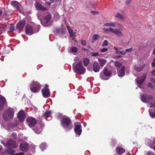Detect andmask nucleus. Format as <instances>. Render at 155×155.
Returning <instances> with one entry per match:
<instances>
[{
	"label": "nucleus",
	"instance_id": "1",
	"mask_svg": "<svg viewBox=\"0 0 155 155\" xmlns=\"http://www.w3.org/2000/svg\"><path fill=\"white\" fill-rule=\"evenodd\" d=\"M61 125L62 127L67 131H69L73 128L72 121L68 117L65 116L61 118Z\"/></svg>",
	"mask_w": 155,
	"mask_h": 155
},
{
	"label": "nucleus",
	"instance_id": "2",
	"mask_svg": "<svg viewBox=\"0 0 155 155\" xmlns=\"http://www.w3.org/2000/svg\"><path fill=\"white\" fill-rule=\"evenodd\" d=\"M73 68L74 72L79 75L84 74L85 72L86 69L83 67L81 62L77 64L75 63H73Z\"/></svg>",
	"mask_w": 155,
	"mask_h": 155
},
{
	"label": "nucleus",
	"instance_id": "3",
	"mask_svg": "<svg viewBox=\"0 0 155 155\" xmlns=\"http://www.w3.org/2000/svg\"><path fill=\"white\" fill-rule=\"evenodd\" d=\"M15 111L14 109L9 107L4 111L3 117L4 120L6 121L10 120L13 117Z\"/></svg>",
	"mask_w": 155,
	"mask_h": 155
},
{
	"label": "nucleus",
	"instance_id": "4",
	"mask_svg": "<svg viewBox=\"0 0 155 155\" xmlns=\"http://www.w3.org/2000/svg\"><path fill=\"white\" fill-rule=\"evenodd\" d=\"M111 73L110 71H108L106 68L105 67L102 71L100 73V78L103 80H107L109 79V77L111 76Z\"/></svg>",
	"mask_w": 155,
	"mask_h": 155
},
{
	"label": "nucleus",
	"instance_id": "5",
	"mask_svg": "<svg viewBox=\"0 0 155 155\" xmlns=\"http://www.w3.org/2000/svg\"><path fill=\"white\" fill-rule=\"evenodd\" d=\"M41 87V85L37 81H33L30 86V89L33 93L39 91Z\"/></svg>",
	"mask_w": 155,
	"mask_h": 155
},
{
	"label": "nucleus",
	"instance_id": "6",
	"mask_svg": "<svg viewBox=\"0 0 155 155\" xmlns=\"http://www.w3.org/2000/svg\"><path fill=\"white\" fill-rule=\"evenodd\" d=\"M51 19V15L49 13H48L43 17L41 21V23L43 25H46L50 21Z\"/></svg>",
	"mask_w": 155,
	"mask_h": 155
},
{
	"label": "nucleus",
	"instance_id": "7",
	"mask_svg": "<svg viewBox=\"0 0 155 155\" xmlns=\"http://www.w3.org/2000/svg\"><path fill=\"white\" fill-rule=\"evenodd\" d=\"M6 146L8 148H16L18 145L16 143V141L10 139L7 141L6 143Z\"/></svg>",
	"mask_w": 155,
	"mask_h": 155
},
{
	"label": "nucleus",
	"instance_id": "8",
	"mask_svg": "<svg viewBox=\"0 0 155 155\" xmlns=\"http://www.w3.org/2000/svg\"><path fill=\"white\" fill-rule=\"evenodd\" d=\"M153 99V96L147 94H143L141 96V100L145 103H148L150 102V100Z\"/></svg>",
	"mask_w": 155,
	"mask_h": 155
},
{
	"label": "nucleus",
	"instance_id": "9",
	"mask_svg": "<svg viewBox=\"0 0 155 155\" xmlns=\"http://www.w3.org/2000/svg\"><path fill=\"white\" fill-rule=\"evenodd\" d=\"M48 85H45V87L42 90V93L43 96L45 98H47L50 97V94L49 89L48 88Z\"/></svg>",
	"mask_w": 155,
	"mask_h": 155
},
{
	"label": "nucleus",
	"instance_id": "10",
	"mask_svg": "<svg viewBox=\"0 0 155 155\" xmlns=\"http://www.w3.org/2000/svg\"><path fill=\"white\" fill-rule=\"evenodd\" d=\"M26 121L29 126L30 127L34 126L37 123L35 118L32 117H29L27 118Z\"/></svg>",
	"mask_w": 155,
	"mask_h": 155
},
{
	"label": "nucleus",
	"instance_id": "11",
	"mask_svg": "<svg viewBox=\"0 0 155 155\" xmlns=\"http://www.w3.org/2000/svg\"><path fill=\"white\" fill-rule=\"evenodd\" d=\"M116 25H117V27L120 28H122L123 27V26L122 25L117 22H111L109 23H106L104 24V25L105 26L112 27H115Z\"/></svg>",
	"mask_w": 155,
	"mask_h": 155
},
{
	"label": "nucleus",
	"instance_id": "12",
	"mask_svg": "<svg viewBox=\"0 0 155 155\" xmlns=\"http://www.w3.org/2000/svg\"><path fill=\"white\" fill-rule=\"evenodd\" d=\"M19 148L21 151L26 152L28 149V144L27 143H21L19 145Z\"/></svg>",
	"mask_w": 155,
	"mask_h": 155
},
{
	"label": "nucleus",
	"instance_id": "13",
	"mask_svg": "<svg viewBox=\"0 0 155 155\" xmlns=\"http://www.w3.org/2000/svg\"><path fill=\"white\" fill-rule=\"evenodd\" d=\"M25 20H22L18 23L16 25V29L20 31L23 29L25 25Z\"/></svg>",
	"mask_w": 155,
	"mask_h": 155
},
{
	"label": "nucleus",
	"instance_id": "14",
	"mask_svg": "<svg viewBox=\"0 0 155 155\" xmlns=\"http://www.w3.org/2000/svg\"><path fill=\"white\" fill-rule=\"evenodd\" d=\"M18 117L20 122L23 121L25 118V112L22 110L20 111L18 114Z\"/></svg>",
	"mask_w": 155,
	"mask_h": 155
},
{
	"label": "nucleus",
	"instance_id": "15",
	"mask_svg": "<svg viewBox=\"0 0 155 155\" xmlns=\"http://www.w3.org/2000/svg\"><path fill=\"white\" fill-rule=\"evenodd\" d=\"M11 4L12 6L15 8L17 10L21 11V5L18 2L16 1H13L11 2Z\"/></svg>",
	"mask_w": 155,
	"mask_h": 155
},
{
	"label": "nucleus",
	"instance_id": "16",
	"mask_svg": "<svg viewBox=\"0 0 155 155\" xmlns=\"http://www.w3.org/2000/svg\"><path fill=\"white\" fill-rule=\"evenodd\" d=\"M68 52L74 55H76L78 54V49L75 47H69L68 49Z\"/></svg>",
	"mask_w": 155,
	"mask_h": 155
},
{
	"label": "nucleus",
	"instance_id": "17",
	"mask_svg": "<svg viewBox=\"0 0 155 155\" xmlns=\"http://www.w3.org/2000/svg\"><path fill=\"white\" fill-rule=\"evenodd\" d=\"M25 32L29 35H31L34 33L32 27L29 25H27L26 27Z\"/></svg>",
	"mask_w": 155,
	"mask_h": 155
},
{
	"label": "nucleus",
	"instance_id": "18",
	"mask_svg": "<svg viewBox=\"0 0 155 155\" xmlns=\"http://www.w3.org/2000/svg\"><path fill=\"white\" fill-rule=\"evenodd\" d=\"M125 68L124 66H122L121 68H117V74L120 77H122L125 75Z\"/></svg>",
	"mask_w": 155,
	"mask_h": 155
},
{
	"label": "nucleus",
	"instance_id": "19",
	"mask_svg": "<svg viewBox=\"0 0 155 155\" xmlns=\"http://www.w3.org/2000/svg\"><path fill=\"white\" fill-rule=\"evenodd\" d=\"M74 131L75 133L80 136L82 132L81 126L80 124L75 125L74 128Z\"/></svg>",
	"mask_w": 155,
	"mask_h": 155
},
{
	"label": "nucleus",
	"instance_id": "20",
	"mask_svg": "<svg viewBox=\"0 0 155 155\" xmlns=\"http://www.w3.org/2000/svg\"><path fill=\"white\" fill-rule=\"evenodd\" d=\"M116 151L117 155H122L125 152V150L120 146L116 147Z\"/></svg>",
	"mask_w": 155,
	"mask_h": 155
},
{
	"label": "nucleus",
	"instance_id": "21",
	"mask_svg": "<svg viewBox=\"0 0 155 155\" xmlns=\"http://www.w3.org/2000/svg\"><path fill=\"white\" fill-rule=\"evenodd\" d=\"M6 102L5 99L3 96L0 95V110H2L3 107V105Z\"/></svg>",
	"mask_w": 155,
	"mask_h": 155
},
{
	"label": "nucleus",
	"instance_id": "22",
	"mask_svg": "<svg viewBox=\"0 0 155 155\" xmlns=\"http://www.w3.org/2000/svg\"><path fill=\"white\" fill-rule=\"evenodd\" d=\"M140 67L135 66L134 68V70L137 72H140L142 71L145 66V64L143 63L139 64Z\"/></svg>",
	"mask_w": 155,
	"mask_h": 155
},
{
	"label": "nucleus",
	"instance_id": "23",
	"mask_svg": "<svg viewBox=\"0 0 155 155\" xmlns=\"http://www.w3.org/2000/svg\"><path fill=\"white\" fill-rule=\"evenodd\" d=\"M112 33L119 37H122L123 36L122 32L117 28L113 29Z\"/></svg>",
	"mask_w": 155,
	"mask_h": 155
},
{
	"label": "nucleus",
	"instance_id": "24",
	"mask_svg": "<svg viewBox=\"0 0 155 155\" xmlns=\"http://www.w3.org/2000/svg\"><path fill=\"white\" fill-rule=\"evenodd\" d=\"M93 69L94 72H97L99 71L100 67L98 62H94L93 64Z\"/></svg>",
	"mask_w": 155,
	"mask_h": 155
},
{
	"label": "nucleus",
	"instance_id": "25",
	"mask_svg": "<svg viewBox=\"0 0 155 155\" xmlns=\"http://www.w3.org/2000/svg\"><path fill=\"white\" fill-rule=\"evenodd\" d=\"M43 127L44 126L43 125L42 126L39 125L35 128L34 130L36 133L39 134L42 131Z\"/></svg>",
	"mask_w": 155,
	"mask_h": 155
},
{
	"label": "nucleus",
	"instance_id": "26",
	"mask_svg": "<svg viewBox=\"0 0 155 155\" xmlns=\"http://www.w3.org/2000/svg\"><path fill=\"white\" fill-rule=\"evenodd\" d=\"M35 8L38 10L42 11H45L47 9V8H46L41 6L40 4L38 3H36L35 4Z\"/></svg>",
	"mask_w": 155,
	"mask_h": 155
},
{
	"label": "nucleus",
	"instance_id": "27",
	"mask_svg": "<svg viewBox=\"0 0 155 155\" xmlns=\"http://www.w3.org/2000/svg\"><path fill=\"white\" fill-rule=\"evenodd\" d=\"M146 76L145 74L143 75V78H142L141 79H140V78H137L136 79V81L139 84H142L145 81L146 78Z\"/></svg>",
	"mask_w": 155,
	"mask_h": 155
},
{
	"label": "nucleus",
	"instance_id": "28",
	"mask_svg": "<svg viewBox=\"0 0 155 155\" xmlns=\"http://www.w3.org/2000/svg\"><path fill=\"white\" fill-rule=\"evenodd\" d=\"M98 61L100 66H103L107 61L106 60L103 58H99Z\"/></svg>",
	"mask_w": 155,
	"mask_h": 155
},
{
	"label": "nucleus",
	"instance_id": "29",
	"mask_svg": "<svg viewBox=\"0 0 155 155\" xmlns=\"http://www.w3.org/2000/svg\"><path fill=\"white\" fill-rule=\"evenodd\" d=\"M114 64L115 65L117 68H120L122 66V63L118 61L114 62Z\"/></svg>",
	"mask_w": 155,
	"mask_h": 155
},
{
	"label": "nucleus",
	"instance_id": "30",
	"mask_svg": "<svg viewBox=\"0 0 155 155\" xmlns=\"http://www.w3.org/2000/svg\"><path fill=\"white\" fill-rule=\"evenodd\" d=\"M7 152L8 153L12 155L15 154V150L9 148L7 150Z\"/></svg>",
	"mask_w": 155,
	"mask_h": 155
},
{
	"label": "nucleus",
	"instance_id": "31",
	"mask_svg": "<svg viewBox=\"0 0 155 155\" xmlns=\"http://www.w3.org/2000/svg\"><path fill=\"white\" fill-rule=\"evenodd\" d=\"M51 114V112L50 111H46L43 114V116L45 117L49 116Z\"/></svg>",
	"mask_w": 155,
	"mask_h": 155
},
{
	"label": "nucleus",
	"instance_id": "32",
	"mask_svg": "<svg viewBox=\"0 0 155 155\" xmlns=\"http://www.w3.org/2000/svg\"><path fill=\"white\" fill-rule=\"evenodd\" d=\"M115 17L118 18L120 19H124V17L121 14L118 13L115 15Z\"/></svg>",
	"mask_w": 155,
	"mask_h": 155
},
{
	"label": "nucleus",
	"instance_id": "33",
	"mask_svg": "<svg viewBox=\"0 0 155 155\" xmlns=\"http://www.w3.org/2000/svg\"><path fill=\"white\" fill-rule=\"evenodd\" d=\"M84 65L85 66H87L89 63V60L87 58H85L84 60Z\"/></svg>",
	"mask_w": 155,
	"mask_h": 155
},
{
	"label": "nucleus",
	"instance_id": "34",
	"mask_svg": "<svg viewBox=\"0 0 155 155\" xmlns=\"http://www.w3.org/2000/svg\"><path fill=\"white\" fill-rule=\"evenodd\" d=\"M40 147L42 150H44L46 147V144L45 143H42L40 145Z\"/></svg>",
	"mask_w": 155,
	"mask_h": 155
},
{
	"label": "nucleus",
	"instance_id": "35",
	"mask_svg": "<svg viewBox=\"0 0 155 155\" xmlns=\"http://www.w3.org/2000/svg\"><path fill=\"white\" fill-rule=\"evenodd\" d=\"M150 115V117L152 118H155V113L151 112L150 110H149Z\"/></svg>",
	"mask_w": 155,
	"mask_h": 155
},
{
	"label": "nucleus",
	"instance_id": "36",
	"mask_svg": "<svg viewBox=\"0 0 155 155\" xmlns=\"http://www.w3.org/2000/svg\"><path fill=\"white\" fill-rule=\"evenodd\" d=\"M113 28H107V29L104 28L103 30L105 31H109L111 33H112L113 30Z\"/></svg>",
	"mask_w": 155,
	"mask_h": 155
},
{
	"label": "nucleus",
	"instance_id": "37",
	"mask_svg": "<svg viewBox=\"0 0 155 155\" xmlns=\"http://www.w3.org/2000/svg\"><path fill=\"white\" fill-rule=\"evenodd\" d=\"M69 32L70 35V36H72V38L75 36L74 33L72 30H69Z\"/></svg>",
	"mask_w": 155,
	"mask_h": 155
},
{
	"label": "nucleus",
	"instance_id": "38",
	"mask_svg": "<svg viewBox=\"0 0 155 155\" xmlns=\"http://www.w3.org/2000/svg\"><path fill=\"white\" fill-rule=\"evenodd\" d=\"M108 45V44L107 41V40H105L104 41L102 46H107Z\"/></svg>",
	"mask_w": 155,
	"mask_h": 155
},
{
	"label": "nucleus",
	"instance_id": "39",
	"mask_svg": "<svg viewBox=\"0 0 155 155\" xmlns=\"http://www.w3.org/2000/svg\"><path fill=\"white\" fill-rule=\"evenodd\" d=\"M99 38V36L97 34H95L94 35L93 39L94 40H97Z\"/></svg>",
	"mask_w": 155,
	"mask_h": 155
},
{
	"label": "nucleus",
	"instance_id": "40",
	"mask_svg": "<svg viewBox=\"0 0 155 155\" xmlns=\"http://www.w3.org/2000/svg\"><path fill=\"white\" fill-rule=\"evenodd\" d=\"M81 42L82 44L84 46H85L86 45V41L84 40H81Z\"/></svg>",
	"mask_w": 155,
	"mask_h": 155
},
{
	"label": "nucleus",
	"instance_id": "41",
	"mask_svg": "<svg viewBox=\"0 0 155 155\" xmlns=\"http://www.w3.org/2000/svg\"><path fill=\"white\" fill-rule=\"evenodd\" d=\"M91 55L94 56V57H96L98 54V53L97 52L96 53H93L92 52L91 53Z\"/></svg>",
	"mask_w": 155,
	"mask_h": 155
},
{
	"label": "nucleus",
	"instance_id": "42",
	"mask_svg": "<svg viewBox=\"0 0 155 155\" xmlns=\"http://www.w3.org/2000/svg\"><path fill=\"white\" fill-rule=\"evenodd\" d=\"M150 107H155V101H153L152 103H151Z\"/></svg>",
	"mask_w": 155,
	"mask_h": 155
},
{
	"label": "nucleus",
	"instance_id": "43",
	"mask_svg": "<svg viewBox=\"0 0 155 155\" xmlns=\"http://www.w3.org/2000/svg\"><path fill=\"white\" fill-rule=\"evenodd\" d=\"M108 51V49L107 48H103L101 50V52H104Z\"/></svg>",
	"mask_w": 155,
	"mask_h": 155
},
{
	"label": "nucleus",
	"instance_id": "44",
	"mask_svg": "<svg viewBox=\"0 0 155 155\" xmlns=\"http://www.w3.org/2000/svg\"><path fill=\"white\" fill-rule=\"evenodd\" d=\"M148 86L151 89H153V86L151 83H148Z\"/></svg>",
	"mask_w": 155,
	"mask_h": 155
},
{
	"label": "nucleus",
	"instance_id": "45",
	"mask_svg": "<svg viewBox=\"0 0 155 155\" xmlns=\"http://www.w3.org/2000/svg\"><path fill=\"white\" fill-rule=\"evenodd\" d=\"M132 50V48H130L129 49H127L125 51H126V53L127 52H130Z\"/></svg>",
	"mask_w": 155,
	"mask_h": 155
},
{
	"label": "nucleus",
	"instance_id": "46",
	"mask_svg": "<svg viewBox=\"0 0 155 155\" xmlns=\"http://www.w3.org/2000/svg\"><path fill=\"white\" fill-rule=\"evenodd\" d=\"M119 53V54L124 55L126 54V51H120Z\"/></svg>",
	"mask_w": 155,
	"mask_h": 155
},
{
	"label": "nucleus",
	"instance_id": "47",
	"mask_svg": "<svg viewBox=\"0 0 155 155\" xmlns=\"http://www.w3.org/2000/svg\"><path fill=\"white\" fill-rule=\"evenodd\" d=\"M147 155H155L153 152L151 151H148L147 153Z\"/></svg>",
	"mask_w": 155,
	"mask_h": 155
},
{
	"label": "nucleus",
	"instance_id": "48",
	"mask_svg": "<svg viewBox=\"0 0 155 155\" xmlns=\"http://www.w3.org/2000/svg\"><path fill=\"white\" fill-rule=\"evenodd\" d=\"M12 137L14 138L15 139L17 137V135L15 133H13L12 134Z\"/></svg>",
	"mask_w": 155,
	"mask_h": 155
},
{
	"label": "nucleus",
	"instance_id": "49",
	"mask_svg": "<svg viewBox=\"0 0 155 155\" xmlns=\"http://www.w3.org/2000/svg\"><path fill=\"white\" fill-rule=\"evenodd\" d=\"M24 153L23 152H20L19 153H17L14 154V155H24Z\"/></svg>",
	"mask_w": 155,
	"mask_h": 155
},
{
	"label": "nucleus",
	"instance_id": "50",
	"mask_svg": "<svg viewBox=\"0 0 155 155\" xmlns=\"http://www.w3.org/2000/svg\"><path fill=\"white\" fill-rule=\"evenodd\" d=\"M151 74L152 75L155 76V69L152 71Z\"/></svg>",
	"mask_w": 155,
	"mask_h": 155
},
{
	"label": "nucleus",
	"instance_id": "51",
	"mask_svg": "<svg viewBox=\"0 0 155 155\" xmlns=\"http://www.w3.org/2000/svg\"><path fill=\"white\" fill-rule=\"evenodd\" d=\"M150 81L151 82L155 83V78H150Z\"/></svg>",
	"mask_w": 155,
	"mask_h": 155
},
{
	"label": "nucleus",
	"instance_id": "52",
	"mask_svg": "<svg viewBox=\"0 0 155 155\" xmlns=\"http://www.w3.org/2000/svg\"><path fill=\"white\" fill-rule=\"evenodd\" d=\"M58 1V0H50V1L52 3H54Z\"/></svg>",
	"mask_w": 155,
	"mask_h": 155
},
{
	"label": "nucleus",
	"instance_id": "53",
	"mask_svg": "<svg viewBox=\"0 0 155 155\" xmlns=\"http://www.w3.org/2000/svg\"><path fill=\"white\" fill-rule=\"evenodd\" d=\"M91 13L94 15H95L97 14H98V12H97L92 11L91 12Z\"/></svg>",
	"mask_w": 155,
	"mask_h": 155
},
{
	"label": "nucleus",
	"instance_id": "54",
	"mask_svg": "<svg viewBox=\"0 0 155 155\" xmlns=\"http://www.w3.org/2000/svg\"><path fill=\"white\" fill-rule=\"evenodd\" d=\"M46 5H47L48 6H49L51 4V3L49 2H46L45 3Z\"/></svg>",
	"mask_w": 155,
	"mask_h": 155
},
{
	"label": "nucleus",
	"instance_id": "55",
	"mask_svg": "<svg viewBox=\"0 0 155 155\" xmlns=\"http://www.w3.org/2000/svg\"><path fill=\"white\" fill-rule=\"evenodd\" d=\"M10 30L11 31H13L14 30V27L13 26L11 27L10 28Z\"/></svg>",
	"mask_w": 155,
	"mask_h": 155
},
{
	"label": "nucleus",
	"instance_id": "56",
	"mask_svg": "<svg viewBox=\"0 0 155 155\" xmlns=\"http://www.w3.org/2000/svg\"><path fill=\"white\" fill-rule=\"evenodd\" d=\"M81 49L82 50H84V51H88V49H86L84 48H82Z\"/></svg>",
	"mask_w": 155,
	"mask_h": 155
},
{
	"label": "nucleus",
	"instance_id": "57",
	"mask_svg": "<svg viewBox=\"0 0 155 155\" xmlns=\"http://www.w3.org/2000/svg\"><path fill=\"white\" fill-rule=\"evenodd\" d=\"M131 1V0H127L126 1V4H129L130 3V1Z\"/></svg>",
	"mask_w": 155,
	"mask_h": 155
},
{
	"label": "nucleus",
	"instance_id": "58",
	"mask_svg": "<svg viewBox=\"0 0 155 155\" xmlns=\"http://www.w3.org/2000/svg\"><path fill=\"white\" fill-rule=\"evenodd\" d=\"M151 65L153 67H155V62H152L151 63Z\"/></svg>",
	"mask_w": 155,
	"mask_h": 155
},
{
	"label": "nucleus",
	"instance_id": "59",
	"mask_svg": "<svg viewBox=\"0 0 155 155\" xmlns=\"http://www.w3.org/2000/svg\"><path fill=\"white\" fill-rule=\"evenodd\" d=\"M121 56L118 55V56H116V58H121Z\"/></svg>",
	"mask_w": 155,
	"mask_h": 155
},
{
	"label": "nucleus",
	"instance_id": "60",
	"mask_svg": "<svg viewBox=\"0 0 155 155\" xmlns=\"http://www.w3.org/2000/svg\"><path fill=\"white\" fill-rule=\"evenodd\" d=\"M114 48L116 51L118 50V48L117 47H114Z\"/></svg>",
	"mask_w": 155,
	"mask_h": 155
},
{
	"label": "nucleus",
	"instance_id": "61",
	"mask_svg": "<svg viewBox=\"0 0 155 155\" xmlns=\"http://www.w3.org/2000/svg\"><path fill=\"white\" fill-rule=\"evenodd\" d=\"M119 52H120V51H118V50L116 51V52H115L117 54H120Z\"/></svg>",
	"mask_w": 155,
	"mask_h": 155
},
{
	"label": "nucleus",
	"instance_id": "62",
	"mask_svg": "<svg viewBox=\"0 0 155 155\" xmlns=\"http://www.w3.org/2000/svg\"><path fill=\"white\" fill-rule=\"evenodd\" d=\"M153 54L155 55V48L154 49L153 51Z\"/></svg>",
	"mask_w": 155,
	"mask_h": 155
},
{
	"label": "nucleus",
	"instance_id": "63",
	"mask_svg": "<svg viewBox=\"0 0 155 155\" xmlns=\"http://www.w3.org/2000/svg\"><path fill=\"white\" fill-rule=\"evenodd\" d=\"M2 13V12L1 10H0V16H1Z\"/></svg>",
	"mask_w": 155,
	"mask_h": 155
},
{
	"label": "nucleus",
	"instance_id": "64",
	"mask_svg": "<svg viewBox=\"0 0 155 155\" xmlns=\"http://www.w3.org/2000/svg\"><path fill=\"white\" fill-rule=\"evenodd\" d=\"M153 61L155 62V57L154 58V59L153 60Z\"/></svg>",
	"mask_w": 155,
	"mask_h": 155
}]
</instances>
